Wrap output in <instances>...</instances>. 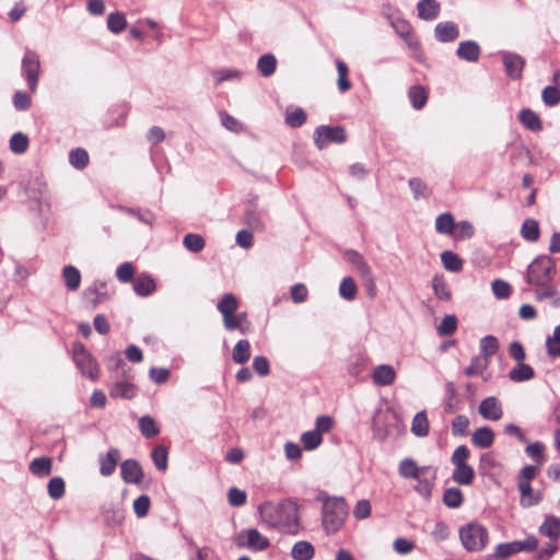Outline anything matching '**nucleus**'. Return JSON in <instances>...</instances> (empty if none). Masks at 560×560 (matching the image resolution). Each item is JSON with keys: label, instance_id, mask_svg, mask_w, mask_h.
<instances>
[{"label": "nucleus", "instance_id": "64", "mask_svg": "<svg viewBox=\"0 0 560 560\" xmlns=\"http://www.w3.org/2000/svg\"><path fill=\"white\" fill-rule=\"evenodd\" d=\"M353 515L357 520H364L371 515V503L369 500H359L353 509Z\"/></svg>", "mask_w": 560, "mask_h": 560}, {"label": "nucleus", "instance_id": "5", "mask_svg": "<svg viewBox=\"0 0 560 560\" xmlns=\"http://www.w3.org/2000/svg\"><path fill=\"white\" fill-rule=\"evenodd\" d=\"M459 538L467 551H480L486 547L489 534L483 525L469 523L460 527Z\"/></svg>", "mask_w": 560, "mask_h": 560}, {"label": "nucleus", "instance_id": "44", "mask_svg": "<svg viewBox=\"0 0 560 560\" xmlns=\"http://www.w3.org/2000/svg\"><path fill=\"white\" fill-rule=\"evenodd\" d=\"M409 100L416 109H421L428 100L427 91L420 85H413L408 92Z\"/></svg>", "mask_w": 560, "mask_h": 560}, {"label": "nucleus", "instance_id": "55", "mask_svg": "<svg viewBox=\"0 0 560 560\" xmlns=\"http://www.w3.org/2000/svg\"><path fill=\"white\" fill-rule=\"evenodd\" d=\"M546 347L551 357L560 355V325L555 328L552 336L547 337Z\"/></svg>", "mask_w": 560, "mask_h": 560}, {"label": "nucleus", "instance_id": "36", "mask_svg": "<svg viewBox=\"0 0 560 560\" xmlns=\"http://www.w3.org/2000/svg\"><path fill=\"white\" fill-rule=\"evenodd\" d=\"M479 347L481 352L480 357L490 361V358L499 350V341L494 336L488 335L480 339Z\"/></svg>", "mask_w": 560, "mask_h": 560}, {"label": "nucleus", "instance_id": "43", "mask_svg": "<svg viewBox=\"0 0 560 560\" xmlns=\"http://www.w3.org/2000/svg\"><path fill=\"white\" fill-rule=\"evenodd\" d=\"M443 503L451 509L459 508L463 503V492L459 488L452 487L444 491Z\"/></svg>", "mask_w": 560, "mask_h": 560}, {"label": "nucleus", "instance_id": "27", "mask_svg": "<svg viewBox=\"0 0 560 560\" xmlns=\"http://www.w3.org/2000/svg\"><path fill=\"white\" fill-rule=\"evenodd\" d=\"M494 434L489 427L478 428L471 435V442L481 448L490 447L493 444Z\"/></svg>", "mask_w": 560, "mask_h": 560}, {"label": "nucleus", "instance_id": "9", "mask_svg": "<svg viewBox=\"0 0 560 560\" xmlns=\"http://www.w3.org/2000/svg\"><path fill=\"white\" fill-rule=\"evenodd\" d=\"M240 547H246L254 551L266 550L269 546V539L261 535L256 528L242 530L236 538Z\"/></svg>", "mask_w": 560, "mask_h": 560}, {"label": "nucleus", "instance_id": "25", "mask_svg": "<svg viewBox=\"0 0 560 560\" xmlns=\"http://www.w3.org/2000/svg\"><path fill=\"white\" fill-rule=\"evenodd\" d=\"M156 289L153 278L149 275H140L133 281V290L140 296H148Z\"/></svg>", "mask_w": 560, "mask_h": 560}, {"label": "nucleus", "instance_id": "4", "mask_svg": "<svg viewBox=\"0 0 560 560\" xmlns=\"http://www.w3.org/2000/svg\"><path fill=\"white\" fill-rule=\"evenodd\" d=\"M469 456L470 451L466 445H459L452 454L451 462L454 465L452 479L457 485L469 486L475 479L474 468L467 464Z\"/></svg>", "mask_w": 560, "mask_h": 560}, {"label": "nucleus", "instance_id": "13", "mask_svg": "<svg viewBox=\"0 0 560 560\" xmlns=\"http://www.w3.org/2000/svg\"><path fill=\"white\" fill-rule=\"evenodd\" d=\"M479 413L482 418L490 421H498L502 418L503 410L500 401L494 396H489L481 400Z\"/></svg>", "mask_w": 560, "mask_h": 560}, {"label": "nucleus", "instance_id": "10", "mask_svg": "<svg viewBox=\"0 0 560 560\" xmlns=\"http://www.w3.org/2000/svg\"><path fill=\"white\" fill-rule=\"evenodd\" d=\"M40 70L39 58L36 52L26 50L22 59V71L25 74L31 92H35Z\"/></svg>", "mask_w": 560, "mask_h": 560}, {"label": "nucleus", "instance_id": "45", "mask_svg": "<svg viewBox=\"0 0 560 560\" xmlns=\"http://www.w3.org/2000/svg\"><path fill=\"white\" fill-rule=\"evenodd\" d=\"M152 460L160 471H165L168 465V453L164 445H156L152 451Z\"/></svg>", "mask_w": 560, "mask_h": 560}, {"label": "nucleus", "instance_id": "63", "mask_svg": "<svg viewBox=\"0 0 560 560\" xmlns=\"http://www.w3.org/2000/svg\"><path fill=\"white\" fill-rule=\"evenodd\" d=\"M469 419L465 415H458L452 422V432L454 435H464L468 429Z\"/></svg>", "mask_w": 560, "mask_h": 560}, {"label": "nucleus", "instance_id": "20", "mask_svg": "<svg viewBox=\"0 0 560 560\" xmlns=\"http://www.w3.org/2000/svg\"><path fill=\"white\" fill-rule=\"evenodd\" d=\"M535 298L537 301L549 300L553 308L560 307V292L550 283L545 287H538L535 292Z\"/></svg>", "mask_w": 560, "mask_h": 560}, {"label": "nucleus", "instance_id": "49", "mask_svg": "<svg viewBox=\"0 0 560 560\" xmlns=\"http://www.w3.org/2000/svg\"><path fill=\"white\" fill-rule=\"evenodd\" d=\"M69 162L70 164L78 168H84L89 163V154L84 149L77 148L69 153Z\"/></svg>", "mask_w": 560, "mask_h": 560}, {"label": "nucleus", "instance_id": "35", "mask_svg": "<svg viewBox=\"0 0 560 560\" xmlns=\"http://www.w3.org/2000/svg\"><path fill=\"white\" fill-rule=\"evenodd\" d=\"M518 119L524 127L529 130L537 131L541 129V121L536 113L529 108L520 112Z\"/></svg>", "mask_w": 560, "mask_h": 560}, {"label": "nucleus", "instance_id": "33", "mask_svg": "<svg viewBox=\"0 0 560 560\" xmlns=\"http://www.w3.org/2000/svg\"><path fill=\"white\" fill-rule=\"evenodd\" d=\"M62 277L68 290L75 291L79 289L81 283V273L74 266H66L62 269Z\"/></svg>", "mask_w": 560, "mask_h": 560}, {"label": "nucleus", "instance_id": "61", "mask_svg": "<svg viewBox=\"0 0 560 560\" xmlns=\"http://www.w3.org/2000/svg\"><path fill=\"white\" fill-rule=\"evenodd\" d=\"M306 120V114L302 108H295L285 116V122L292 128L302 126Z\"/></svg>", "mask_w": 560, "mask_h": 560}, {"label": "nucleus", "instance_id": "54", "mask_svg": "<svg viewBox=\"0 0 560 560\" xmlns=\"http://www.w3.org/2000/svg\"><path fill=\"white\" fill-rule=\"evenodd\" d=\"M457 328V318L455 315H446L442 319L441 324L438 327V332L440 336H451L455 332Z\"/></svg>", "mask_w": 560, "mask_h": 560}, {"label": "nucleus", "instance_id": "19", "mask_svg": "<svg viewBox=\"0 0 560 560\" xmlns=\"http://www.w3.org/2000/svg\"><path fill=\"white\" fill-rule=\"evenodd\" d=\"M518 490L521 493V505L524 508L537 505L541 501L540 492H535L530 483L518 482Z\"/></svg>", "mask_w": 560, "mask_h": 560}, {"label": "nucleus", "instance_id": "24", "mask_svg": "<svg viewBox=\"0 0 560 560\" xmlns=\"http://www.w3.org/2000/svg\"><path fill=\"white\" fill-rule=\"evenodd\" d=\"M539 533L553 541L557 540L560 536V518L547 515L539 527Z\"/></svg>", "mask_w": 560, "mask_h": 560}, {"label": "nucleus", "instance_id": "62", "mask_svg": "<svg viewBox=\"0 0 560 560\" xmlns=\"http://www.w3.org/2000/svg\"><path fill=\"white\" fill-rule=\"evenodd\" d=\"M492 292L498 299H506L511 294V285L501 279L492 282Z\"/></svg>", "mask_w": 560, "mask_h": 560}, {"label": "nucleus", "instance_id": "47", "mask_svg": "<svg viewBox=\"0 0 560 560\" xmlns=\"http://www.w3.org/2000/svg\"><path fill=\"white\" fill-rule=\"evenodd\" d=\"M336 67L338 72V89L341 93H345L351 89V82L347 78L349 69L342 60H337Z\"/></svg>", "mask_w": 560, "mask_h": 560}, {"label": "nucleus", "instance_id": "18", "mask_svg": "<svg viewBox=\"0 0 560 560\" xmlns=\"http://www.w3.org/2000/svg\"><path fill=\"white\" fill-rule=\"evenodd\" d=\"M435 37L441 43H448L455 40L459 31L455 23L453 22H441L436 24L434 28Z\"/></svg>", "mask_w": 560, "mask_h": 560}, {"label": "nucleus", "instance_id": "23", "mask_svg": "<svg viewBox=\"0 0 560 560\" xmlns=\"http://www.w3.org/2000/svg\"><path fill=\"white\" fill-rule=\"evenodd\" d=\"M120 454L117 448H110L107 454L101 458L100 464V472L104 477L110 476L117 466Z\"/></svg>", "mask_w": 560, "mask_h": 560}, {"label": "nucleus", "instance_id": "16", "mask_svg": "<svg viewBox=\"0 0 560 560\" xmlns=\"http://www.w3.org/2000/svg\"><path fill=\"white\" fill-rule=\"evenodd\" d=\"M480 46L474 40L460 42L456 50L459 59L467 62H477L480 58Z\"/></svg>", "mask_w": 560, "mask_h": 560}, {"label": "nucleus", "instance_id": "42", "mask_svg": "<svg viewBox=\"0 0 560 560\" xmlns=\"http://www.w3.org/2000/svg\"><path fill=\"white\" fill-rule=\"evenodd\" d=\"M411 431L417 436H427L429 433V421L424 411L418 412L412 420Z\"/></svg>", "mask_w": 560, "mask_h": 560}, {"label": "nucleus", "instance_id": "8", "mask_svg": "<svg viewBox=\"0 0 560 560\" xmlns=\"http://www.w3.org/2000/svg\"><path fill=\"white\" fill-rule=\"evenodd\" d=\"M538 547V540L535 536H528L524 540L499 544L495 548V557L506 559L521 551H533Z\"/></svg>", "mask_w": 560, "mask_h": 560}, {"label": "nucleus", "instance_id": "32", "mask_svg": "<svg viewBox=\"0 0 560 560\" xmlns=\"http://www.w3.org/2000/svg\"><path fill=\"white\" fill-rule=\"evenodd\" d=\"M521 235L528 242L538 241L540 235L538 221L535 219H526L522 224Z\"/></svg>", "mask_w": 560, "mask_h": 560}, {"label": "nucleus", "instance_id": "29", "mask_svg": "<svg viewBox=\"0 0 560 560\" xmlns=\"http://www.w3.org/2000/svg\"><path fill=\"white\" fill-rule=\"evenodd\" d=\"M52 462L50 457H38L30 463V471L37 477H46L51 472Z\"/></svg>", "mask_w": 560, "mask_h": 560}, {"label": "nucleus", "instance_id": "17", "mask_svg": "<svg viewBox=\"0 0 560 560\" xmlns=\"http://www.w3.org/2000/svg\"><path fill=\"white\" fill-rule=\"evenodd\" d=\"M399 474L404 478H419V476L425 475L431 471L430 466L419 467L413 459L405 458L399 464Z\"/></svg>", "mask_w": 560, "mask_h": 560}, {"label": "nucleus", "instance_id": "57", "mask_svg": "<svg viewBox=\"0 0 560 560\" xmlns=\"http://www.w3.org/2000/svg\"><path fill=\"white\" fill-rule=\"evenodd\" d=\"M455 240H467L474 235V226L468 221L455 223V230L452 234Z\"/></svg>", "mask_w": 560, "mask_h": 560}, {"label": "nucleus", "instance_id": "48", "mask_svg": "<svg viewBox=\"0 0 560 560\" xmlns=\"http://www.w3.org/2000/svg\"><path fill=\"white\" fill-rule=\"evenodd\" d=\"M489 364V360L481 358L480 355H476L471 359L470 364L465 369V374L467 376L481 374L488 369Z\"/></svg>", "mask_w": 560, "mask_h": 560}, {"label": "nucleus", "instance_id": "12", "mask_svg": "<svg viewBox=\"0 0 560 560\" xmlns=\"http://www.w3.org/2000/svg\"><path fill=\"white\" fill-rule=\"evenodd\" d=\"M121 478L126 483H141L143 470L136 459H126L120 465Z\"/></svg>", "mask_w": 560, "mask_h": 560}, {"label": "nucleus", "instance_id": "1", "mask_svg": "<svg viewBox=\"0 0 560 560\" xmlns=\"http://www.w3.org/2000/svg\"><path fill=\"white\" fill-rule=\"evenodd\" d=\"M260 522L269 529H279L282 533L295 535L299 532L298 504L292 500H282L279 503L264 502L258 506Z\"/></svg>", "mask_w": 560, "mask_h": 560}, {"label": "nucleus", "instance_id": "6", "mask_svg": "<svg viewBox=\"0 0 560 560\" xmlns=\"http://www.w3.org/2000/svg\"><path fill=\"white\" fill-rule=\"evenodd\" d=\"M73 359L81 373L89 378L95 381L100 376V369L91 354L86 351L82 343L73 346Z\"/></svg>", "mask_w": 560, "mask_h": 560}, {"label": "nucleus", "instance_id": "22", "mask_svg": "<svg viewBox=\"0 0 560 560\" xmlns=\"http://www.w3.org/2000/svg\"><path fill=\"white\" fill-rule=\"evenodd\" d=\"M420 19L431 21L438 18L440 13V4L436 0H421L417 5Z\"/></svg>", "mask_w": 560, "mask_h": 560}, {"label": "nucleus", "instance_id": "52", "mask_svg": "<svg viewBox=\"0 0 560 560\" xmlns=\"http://www.w3.org/2000/svg\"><path fill=\"white\" fill-rule=\"evenodd\" d=\"M339 294L348 301H351L355 298L357 284L351 277H346L342 279L339 287Z\"/></svg>", "mask_w": 560, "mask_h": 560}, {"label": "nucleus", "instance_id": "34", "mask_svg": "<svg viewBox=\"0 0 560 560\" xmlns=\"http://www.w3.org/2000/svg\"><path fill=\"white\" fill-rule=\"evenodd\" d=\"M233 361L237 364L246 363L250 358V345L246 339L238 340L233 349Z\"/></svg>", "mask_w": 560, "mask_h": 560}, {"label": "nucleus", "instance_id": "26", "mask_svg": "<svg viewBox=\"0 0 560 560\" xmlns=\"http://www.w3.org/2000/svg\"><path fill=\"white\" fill-rule=\"evenodd\" d=\"M314 555V546L306 540H300L295 542L291 550V556L294 560H312Z\"/></svg>", "mask_w": 560, "mask_h": 560}, {"label": "nucleus", "instance_id": "2", "mask_svg": "<svg viewBox=\"0 0 560 560\" xmlns=\"http://www.w3.org/2000/svg\"><path fill=\"white\" fill-rule=\"evenodd\" d=\"M349 514L347 502L343 498H327L323 504L322 522L328 534H335L343 526Z\"/></svg>", "mask_w": 560, "mask_h": 560}, {"label": "nucleus", "instance_id": "15", "mask_svg": "<svg viewBox=\"0 0 560 560\" xmlns=\"http://www.w3.org/2000/svg\"><path fill=\"white\" fill-rule=\"evenodd\" d=\"M372 380L378 386H388L395 382L396 372L389 364H380L374 368Z\"/></svg>", "mask_w": 560, "mask_h": 560}, {"label": "nucleus", "instance_id": "21", "mask_svg": "<svg viewBox=\"0 0 560 560\" xmlns=\"http://www.w3.org/2000/svg\"><path fill=\"white\" fill-rule=\"evenodd\" d=\"M534 369L529 364H526L524 362H518L509 372V378L515 383L530 381L532 378H534Z\"/></svg>", "mask_w": 560, "mask_h": 560}, {"label": "nucleus", "instance_id": "60", "mask_svg": "<svg viewBox=\"0 0 560 560\" xmlns=\"http://www.w3.org/2000/svg\"><path fill=\"white\" fill-rule=\"evenodd\" d=\"M541 98L547 106H556L560 102V91L556 86H546L542 90Z\"/></svg>", "mask_w": 560, "mask_h": 560}, {"label": "nucleus", "instance_id": "40", "mask_svg": "<svg viewBox=\"0 0 560 560\" xmlns=\"http://www.w3.org/2000/svg\"><path fill=\"white\" fill-rule=\"evenodd\" d=\"M441 261L444 268L452 272H458L463 268V261L459 256L451 250H444L441 254Z\"/></svg>", "mask_w": 560, "mask_h": 560}, {"label": "nucleus", "instance_id": "14", "mask_svg": "<svg viewBox=\"0 0 560 560\" xmlns=\"http://www.w3.org/2000/svg\"><path fill=\"white\" fill-rule=\"evenodd\" d=\"M503 63L505 67V71L510 78H521L525 60L520 55L513 52H504Z\"/></svg>", "mask_w": 560, "mask_h": 560}, {"label": "nucleus", "instance_id": "3", "mask_svg": "<svg viewBox=\"0 0 560 560\" xmlns=\"http://www.w3.org/2000/svg\"><path fill=\"white\" fill-rule=\"evenodd\" d=\"M556 273V264L549 256H539L527 268L526 281L536 287L551 282Z\"/></svg>", "mask_w": 560, "mask_h": 560}, {"label": "nucleus", "instance_id": "31", "mask_svg": "<svg viewBox=\"0 0 560 560\" xmlns=\"http://www.w3.org/2000/svg\"><path fill=\"white\" fill-rule=\"evenodd\" d=\"M347 259L355 267L362 278H370L372 270L361 254L350 250L347 253Z\"/></svg>", "mask_w": 560, "mask_h": 560}, {"label": "nucleus", "instance_id": "51", "mask_svg": "<svg viewBox=\"0 0 560 560\" xmlns=\"http://www.w3.org/2000/svg\"><path fill=\"white\" fill-rule=\"evenodd\" d=\"M323 438L316 430L306 431L301 436V442L307 451H313L322 444Z\"/></svg>", "mask_w": 560, "mask_h": 560}, {"label": "nucleus", "instance_id": "11", "mask_svg": "<svg viewBox=\"0 0 560 560\" xmlns=\"http://www.w3.org/2000/svg\"><path fill=\"white\" fill-rule=\"evenodd\" d=\"M121 375V380H116L109 385V395L113 398L131 399L137 395L138 388L125 370H122Z\"/></svg>", "mask_w": 560, "mask_h": 560}, {"label": "nucleus", "instance_id": "39", "mask_svg": "<svg viewBox=\"0 0 560 560\" xmlns=\"http://www.w3.org/2000/svg\"><path fill=\"white\" fill-rule=\"evenodd\" d=\"M435 230L440 234L452 235L455 230V221L450 212L440 214L435 220Z\"/></svg>", "mask_w": 560, "mask_h": 560}, {"label": "nucleus", "instance_id": "59", "mask_svg": "<svg viewBox=\"0 0 560 560\" xmlns=\"http://www.w3.org/2000/svg\"><path fill=\"white\" fill-rule=\"evenodd\" d=\"M247 494L245 491L232 487L228 492V501L232 506H243L246 503Z\"/></svg>", "mask_w": 560, "mask_h": 560}, {"label": "nucleus", "instance_id": "56", "mask_svg": "<svg viewBox=\"0 0 560 560\" xmlns=\"http://www.w3.org/2000/svg\"><path fill=\"white\" fill-rule=\"evenodd\" d=\"M28 147V138L22 133L16 132L10 139V149L18 154L24 153Z\"/></svg>", "mask_w": 560, "mask_h": 560}, {"label": "nucleus", "instance_id": "38", "mask_svg": "<svg viewBox=\"0 0 560 560\" xmlns=\"http://www.w3.org/2000/svg\"><path fill=\"white\" fill-rule=\"evenodd\" d=\"M432 289L435 296L442 301H450L452 298V292L446 280L441 276H434L432 279Z\"/></svg>", "mask_w": 560, "mask_h": 560}, {"label": "nucleus", "instance_id": "28", "mask_svg": "<svg viewBox=\"0 0 560 560\" xmlns=\"http://www.w3.org/2000/svg\"><path fill=\"white\" fill-rule=\"evenodd\" d=\"M417 479L416 491L423 498H429L432 492L433 481L435 479V469L431 467V471L419 476Z\"/></svg>", "mask_w": 560, "mask_h": 560}, {"label": "nucleus", "instance_id": "37", "mask_svg": "<svg viewBox=\"0 0 560 560\" xmlns=\"http://www.w3.org/2000/svg\"><path fill=\"white\" fill-rule=\"evenodd\" d=\"M277 59L272 54L262 55L257 61V69L261 75L268 78L276 72Z\"/></svg>", "mask_w": 560, "mask_h": 560}, {"label": "nucleus", "instance_id": "58", "mask_svg": "<svg viewBox=\"0 0 560 560\" xmlns=\"http://www.w3.org/2000/svg\"><path fill=\"white\" fill-rule=\"evenodd\" d=\"M544 451H545V445L538 441L529 443L525 450L526 454L532 459H534L538 466H541L544 463Z\"/></svg>", "mask_w": 560, "mask_h": 560}, {"label": "nucleus", "instance_id": "7", "mask_svg": "<svg viewBox=\"0 0 560 560\" xmlns=\"http://www.w3.org/2000/svg\"><path fill=\"white\" fill-rule=\"evenodd\" d=\"M347 133L342 126H319L314 132V141L318 149H324L328 142L343 143Z\"/></svg>", "mask_w": 560, "mask_h": 560}, {"label": "nucleus", "instance_id": "50", "mask_svg": "<svg viewBox=\"0 0 560 560\" xmlns=\"http://www.w3.org/2000/svg\"><path fill=\"white\" fill-rule=\"evenodd\" d=\"M183 244L189 252L199 253L205 247V240L199 234L189 233L184 236Z\"/></svg>", "mask_w": 560, "mask_h": 560}, {"label": "nucleus", "instance_id": "46", "mask_svg": "<svg viewBox=\"0 0 560 560\" xmlns=\"http://www.w3.org/2000/svg\"><path fill=\"white\" fill-rule=\"evenodd\" d=\"M127 26V21L121 12H114L107 16V27L114 34L121 33Z\"/></svg>", "mask_w": 560, "mask_h": 560}, {"label": "nucleus", "instance_id": "30", "mask_svg": "<svg viewBox=\"0 0 560 560\" xmlns=\"http://www.w3.org/2000/svg\"><path fill=\"white\" fill-rule=\"evenodd\" d=\"M217 307L224 318L237 312L238 301L234 294L226 293L218 302Z\"/></svg>", "mask_w": 560, "mask_h": 560}, {"label": "nucleus", "instance_id": "53", "mask_svg": "<svg viewBox=\"0 0 560 560\" xmlns=\"http://www.w3.org/2000/svg\"><path fill=\"white\" fill-rule=\"evenodd\" d=\"M47 488L49 497L54 500H58L65 494V481L61 477L51 478Z\"/></svg>", "mask_w": 560, "mask_h": 560}, {"label": "nucleus", "instance_id": "41", "mask_svg": "<svg viewBox=\"0 0 560 560\" xmlns=\"http://www.w3.org/2000/svg\"><path fill=\"white\" fill-rule=\"evenodd\" d=\"M139 429L147 439L155 438L160 433V428L150 416H142L139 419Z\"/></svg>", "mask_w": 560, "mask_h": 560}]
</instances>
